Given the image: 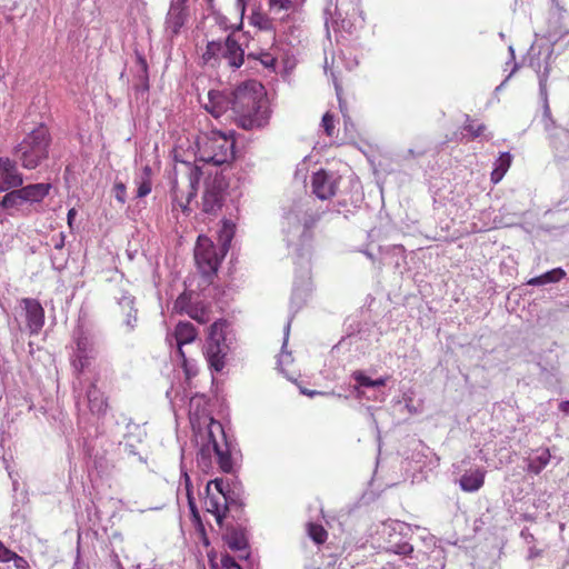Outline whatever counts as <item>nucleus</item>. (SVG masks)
Wrapping results in <instances>:
<instances>
[{
	"label": "nucleus",
	"mask_w": 569,
	"mask_h": 569,
	"mask_svg": "<svg viewBox=\"0 0 569 569\" xmlns=\"http://www.w3.org/2000/svg\"><path fill=\"white\" fill-rule=\"evenodd\" d=\"M317 218L300 208L286 213L282 221V232L288 248H293L298 257L307 258L310 253L312 227Z\"/></svg>",
	"instance_id": "f257e3e1"
},
{
	"label": "nucleus",
	"mask_w": 569,
	"mask_h": 569,
	"mask_svg": "<svg viewBox=\"0 0 569 569\" xmlns=\"http://www.w3.org/2000/svg\"><path fill=\"white\" fill-rule=\"evenodd\" d=\"M204 505L219 525L226 516V511L232 508L240 509L243 506L242 489L238 483L224 482L221 478L211 480L206 486Z\"/></svg>",
	"instance_id": "f03ea898"
},
{
	"label": "nucleus",
	"mask_w": 569,
	"mask_h": 569,
	"mask_svg": "<svg viewBox=\"0 0 569 569\" xmlns=\"http://www.w3.org/2000/svg\"><path fill=\"white\" fill-rule=\"evenodd\" d=\"M51 134L44 124L32 129L16 147L14 156L28 170L40 167L49 158Z\"/></svg>",
	"instance_id": "7ed1b4c3"
},
{
	"label": "nucleus",
	"mask_w": 569,
	"mask_h": 569,
	"mask_svg": "<svg viewBox=\"0 0 569 569\" xmlns=\"http://www.w3.org/2000/svg\"><path fill=\"white\" fill-rule=\"evenodd\" d=\"M556 58L551 46L541 47L537 53L530 54L529 67L536 72L539 86V98L542 103V120L545 128L553 123L548 98V80Z\"/></svg>",
	"instance_id": "20e7f679"
},
{
	"label": "nucleus",
	"mask_w": 569,
	"mask_h": 569,
	"mask_svg": "<svg viewBox=\"0 0 569 569\" xmlns=\"http://www.w3.org/2000/svg\"><path fill=\"white\" fill-rule=\"evenodd\" d=\"M266 92L263 86L256 81L249 80L238 86L232 91V102L234 119L237 124L244 130H252V123L244 112L251 110L256 103L264 98Z\"/></svg>",
	"instance_id": "39448f33"
},
{
	"label": "nucleus",
	"mask_w": 569,
	"mask_h": 569,
	"mask_svg": "<svg viewBox=\"0 0 569 569\" xmlns=\"http://www.w3.org/2000/svg\"><path fill=\"white\" fill-rule=\"evenodd\" d=\"M200 160L214 166L230 163L234 159V140L220 131H211L199 142Z\"/></svg>",
	"instance_id": "423d86ee"
},
{
	"label": "nucleus",
	"mask_w": 569,
	"mask_h": 569,
	"mask_svg": "<svg viewBox=\"0 0 569 569\" xmlns=\"http://www.w3.org/2000/svg\"><path fill=\"white\" fill-rule=\"evenodd\" d=\"M228 322L226 320H216L210 327L206 343L203 346V355L209 367L220 372L226 365V356L230 350L227 337Z\"/></svg>",
	"instance_id": "0eeeda50"
},
{
	"label": "nucleus",
	"mask_w": 569,
	"mask_h": 569,
	"mask_svg": "<svg viewBox=\"0 0 569 569\" xmlns=\"http://www.w3.org/2000/svg\"><path fill=\"white\" fill-rule=\"evenodd\" d=\"M411 527L402 521H391L383 525L382 535L386 536V550L396 555L413 552V536Z\"/></svg>",
	"instance_id": "6e6552de"
},
{
	"label": "nucleus",
	"mask_w": 569,
	"mask_h": 569,
	"mask_svg": "<svg viewBox=\"0 0 569 569\" xmlns=\"http://www.w3.org/2000/svg\"><path fill=\"white\" fill-rule=\"evenodd\" d=\"M208 438L211 440V449L216 462L222 472L233 471V461L229 443L224 440V431L221 423L212 420L208 429Z\"/></svg>",
	"instance_id": "1a4fd4ad"
},
{
	"label": "nucleus",
	"mask_w": 569,
	"mask_h": 569,
	"mask_svg": "<svg viewBox=\"0 0 569 569\" xmlns=\"http://www.w3.org/2000/svg\"><path fill=\"white\" fill-rule=\"evenodd\" d=\"M228 183L223 176L216 174L204 181L202 196V210L209 214H217L222 208Z\"/></svg>",
	"instance_id": "9d476101"
},
{
	"label": "nucleus",
	"mask_w": 569,
	"mask_h": 569,
	"mask_svg": "<svg viewBox=\"0 0 569 569\" xmlns=\"http://www.w3.org/2000/svg\"><path fill=\"white\" fill-rule=\"evenodd\" d=\"M194 260L203 277L210 279L218 270L216 249L206 237L199 236L194 248Z\"/></svg>",
	"instance_id": "9b49d317"
},
{
	"label": "nucleus",
	"mask_w": 569,
	"mask_h": 569,
	"mask_svg": "<svg viewBox=\"0 0 569 569\" xmlns=\"http://www.w3.org/2000/svg\"><path fill=\"white\" fill-rule=\"evenodd\" d=\"M339 178L323 169L315 172L311 178L312 193L320 200L333 197L338 189Z\"/></svg>",
	"instance_id": "f8f14e48"
},
{
	"label": "nucleus",
	"mask_w": 569,
	"mask_h": 569,
	"mask_svg": "<svg viewBox=\"0 0 569 569\" xmlns=\"http://www.w3.org/2000/svg\"><path fill=\"white\" fill-rule=\"evenodd\" d=\"M74 341L76 353L72 360V365L77 370L81 371L88 365V361L93 358V340L87 332L83 331V329L78 328L74 331Z\"/></svg>",
	"instance_id": "ddd939ff"
},
{
	"label": "nucleus",
	"mask_w": 569,
	"mask_h": 569,
	"mask_svg": "<svg viewBox=\"0 0 569 569\" xmlns=\"http://www.w3.org/2000/svg\"><path fill=\"white\" fill-rule=\"evenodd\" d=\"M26 311V321L30 335H38L44 325V310L41 303L33 298L21 299Z\"/></svg>",
	"instance_id": "4468645a"
},
{
	"label": "nucleus",
	"mask_w": 569,
	"mask_h": 569,
	"mask_svg": "<svg viewBox=\"0 0 569 569\" xmlns=\"http://www.w3.org/2000/svg\"><path fill=\"white\" fill-rule=\"evenodd\" d=\"M22 174L19 172L16 161L9 158H0V192L21 187Z\"/></svg>",
	"instance_id": "2eb2a0df"
},
{
	"label": "nucleus",
	"mask_w": 569,
	"mask_h": 569,
	"mask_svg": "<svg viewBox=\"0 0 569 569\" xmlns=\"http://www.w3.org/2000/svg\"><path fill=\"white\" fill-rule=\"evenodd\" d=\"M204 109L211 113L214 118L221 117L228 110L233 109L232 91H216L210 90L208 92V102L204 103Z\"/></svg>",
	"instance_id": "dca6fc26"
},
{
	"label": "nucleus",
	"mask_w": 569,
	"mask_h": 569,
	"mask_svg": "<svg viewBox=\"0 0 569 569\" xmlns=\"http://www.w3.org/2000/svg\"><path fill=\"white\" fill-rule=\"evenodd\" d=\"M187 0H171L166 19L167 30L177 36L188 18Z\"/></svg>",
	"instance_id": "f3484780"
},
{
	"label": "nucleus",
	"mask_w": 569,
	"mask_h": 569,
	"mask_svg": "<svg viewBox=\"0 0 569 569\" xmlns=\"http://www.w3.org/2000/svg\"><path fill=\"white\" fill-rule=\"evenodd\" d=\"M173 336H174L176 345L178 347V355L182 359V366L184 367L187 373L189 375L188 360H187L184 351H183V346L191 343L196 340L197 330L192 323L180 321L176 326Z\"/></svg>",
	"instance_id": "a211bd4d"
},
{
	"label": "nucleus",
	"mask_w": 569,
	"mask_h": 569,
	"mask_svg": "<svg viewBox=\"0 0 569 569\" xmlns=\"http://www.w3.org/2000/svg\"><path fill=\"white\" fill-rule=\"evenodd\" d=\"M546 130H553V132L550 133V137L557 157L561 159H569V131L565 128H556L555 122Z\"/></svg>",
	"instance_id": "6ab92c4d"
},
{
	"label": "nucleus",
	"mask_w": 569,
	"mask_h": 569,
	"mask_svg": "<svg viewBox=\"0 0 569 569\" xmlns=\"http://www.w3.org/2000/svg\"><path fill=\"white\" fill-rule=\"evenodd\" d=\"M24 200V203L33 204L41 202L50 192L51 183H32L26 187H19Z\"/></svg>",
	"instance_id": "aec40b11"
},
{
	"label": "nucleus",
	"mask_w": 569,
	"mask_h": 569,
	"mask_svg": "<svg viewBox=\"0 0 569 569\" xmlns=\"http://www.w3.org/2000/svg\"><path fill=\"white\" fill-rule=\"evenodd\" d=\"M423 547L429 549L427 569H443L445 568V550L436 546L433 536H428L422 539Z\"/></svg>",
	"instance_id": "412c9836"
},
{
	"label": "nucleus",
	"mask_w": 569,
	"mask_h": 569,
	"mask_svg": "<svg viewBox=\"0 0 569 569\" xmlns=\"http://www.w3.org/2000/svg\"><path fill=\"white\" fill-rule=\"evenodd\" d=\"M550 458L551 455L548 448L532 450L526 459L527 471L535 475L540 473L549 463Z\"/></svg>",
	"instance_id": "4be33fe9"
},
{
	"label": "nucleus",
	"mask_w": 569,
	"mask_h": 569,
	"mask_svg": "<svg viewBox=\"0 0 569 569\" xmlns=\"http://www.w3.org/2000/svg\"><path fill=\"white\" fill-rule=\"evenodd\" d=\"M224 59L232 69H239L244 62V50L233 34L227 37V49Z\"/></svg>",
	"instance_id": "5701e85b"
},
{
	"label": "nucleus",
	"mask_w": 569,
	"mask_h": 569,
	"mask_svg": "<svg viewBox=\"0 0 569 569\" xmlns=\"http://www.w3.org/2000/svg\"><path fill=\"white\" fill-rule=\"evenodd\" d=\"M118 303L124 313L123 323L127 331H133L138 322L137 309L134 308V297L130 295H122L121 298H119Z\"/></svg>",
	"instance_id": "b1692460"
},
{
	"label": "nucleus",
	"mask_w": 569,
	"mask_h": 569,
	"mask_svg": "<svg viewBox=\"0 0 569 569\" xmlns=\"http://www.w3.org/2000/svg\"><path fill=\"white\" fill-rule=\"evenodd\" d=\"M244 114L248 116L251 122H254L252 123V130L266 127L270 118V110L267 99L256 103V106L248 112H244Z\"/></svg>",
	"instance_id": "393cba45"
},
{
	"label": "nucleus",
	"mask_w": 569,
	"mask_h": 569,
	"mask_svg": "<svg viewBox=\"0 0 569 569\" xmlns=\"http://www.w3.org/2000/svg\"><path fill=\"white\" fill-rule=\"evenodd\" d=\"M87 399L89 409L93 415L101 416L106 413L108 407L107 399L94 383H91L88 388Z\"/></svg>",
	"instance_id": "a878e982"
},
{
	"label": "nucleus",
	"mask_w": 569,
	"mask_h": 569,
	"mask_svg": "<svg viewBox=\"0 0 569 569\" xmlns=\"http://www.w3.org/2000/svg\"><path fill=\"white\" fill-rule=\"evenodd\" d=\"M134 76L139 83H137V89L142 91L149 90V74H148V63L144 57L136 51V66H134Z\"/></svg>",
	"instance_id": "bb28decb"
},
{
	"label": "nucleus",
	"mask_w": 569,
	"mask_h": 569,
	"mask_svg": "<svg viewBox=\"0 0 569 569\" xmlns=\"http://www.w3.org/2000/svg\"><path fill=\"white\" fill-rule=\"evenodd\" d=\"M566 277V271L562 268H555L538 277H533L527 281L529 286H545L548 283H556Z\"/></svg>",
	"instance_id": "cd10ccee"
},
{
	"label": "nucleus",
	"mask_w": 569,
	"mask_h": 569,
	"mask_svg": "<svg viewBox=\"0 0 569 569\" xmlns=\"http://www.w3.org/2000/svg\"><path fill=\"white\" fill-rule=\"evenodd\" d=\"M23 204L26 203L19 187L9 190L0 200V208L3 210H20Z\"/></svg>",
	"instance_id": "c85d7f7f"
},
{
	"label": "nucleus",
	"mask_w": 569,
	"mask_h": 569,
	"mask_svg": "<svg viewBox=\"0 0 569 569\" xmlns=\"http://www.w3.org/2000/svg\"><path fill=\"white\" fill-rule=\"evenodd\" d=\"M512 156L509 152L500 153L499 158L495 161V168L491 172V181L498 183L507 173L511 166Z\"/></svg>",
	"instance_id": "c756f323"
},
{
	"label": "nucleus",
	"mask_w": 569,
	"mask_h": 569,
	"mask_svg": "<svg viewBox=\"0 0 569 569\" xmlns=\"http://www.w3.org/2000/svg\"><path fill=\"white\" fill-rule=\"evenodd\" d=\"M485 470L482 469H469L465 472V491H477L485 482Z\"/></svg>",
	"instance_id": "7c9ffc66"
},
{
	"label": "nucleus",
	"mask_w": 569,
	"mask_h": 569,
	"mask_svg": "<svg viewBox=\"0 0 569 569\" xmlns=\"http://www.w3.org/2000/svg\"><path fill=\"white\" fill-rule=\"evenodd\" d=\"M197 465L203 472H209L213 468V452L210 438L199 449Z\"/></svg>",
	"instance_id": "2f4dec72"
},
{
	"label": "nucleus",
	"mask_w": 569,
	"mask_h": 569,
	"mask_svg": "<svg viewBox=\"0 0 569 569\" xmlns=\"http://www.w3.org/2000/svg\"><path fill=\"white\" fill-rule=\"evenodd\" d=\"M226 543L233 551H246L248 540L241 530L231 529L226 533Z\"/></svg>",
	"instance_id": "473e14b6"
},
{
	"label": "nucleus",
	"mask_w": 569,
	"mask_h": 569,
	"mask_svg": "<svg viewBox=\"0 0 569 569\" xmlns=\"http://www.w3.org/2000/svg\"><path fill=\"white\" fill-rule=\"evenodd\" d=\"M428 553L429 549H427V547H425V549H421L416 548L413 546V552L406 555L410 560H412L409 561L408 565L411 566L413 569H427V563L429 559Z\"/></svg>",
	"instance_id": "72a5a7b5"
},
{
	"label": "nucleus",
	"mask_w": 569,
	"mask_h": 569,
	"mask_svg": "<svg viewBox=\"0 0 569 569\" xmlns=\"http://www.w3.org/2000/svg\"><path fill=\"white\" fill-rule=\"evenodd\" d=\"M487 128L483 123L475 124L468 114H465V131H468L472 139L483 137L486 140H489L491 136H487Z\"/></svg>",
	"instance_id": "f704fd0d"
},
{
	"label": "nucleus",
	"mask_w": 569,
	"mask_h": 569,
	"mask_svg": "<svg viewBox=\"0 0 569 569\" xmlns=\"http://www.w3.org/2000/svg\"><path fill=\"white\" fill-rule=\"evenodd\" d=\"M291 321H292V318H290L288 320V322H287V325L284 326V329H283V343H282V348H281V353H280L279 359H278V366L279 367H283V366H287V365L292 362L291 355L289 352H286V348H287V343H288V339H289V333H290Z\"/></svg>",
	"instance_id": "c9c22d12"
},
{
	"label": "nucleus",
	"mask_w": 569,
	"mask_h": 569,
	"mask_svg": "<svg viewBox=\"0 0 569 569\" xmlns=\"http://www.w3.org/2000/svg\"><path fill=\"white\" fill-rule=\"evenodd\" d=\"M352 378L358 383L357 386H355V391H356L357 398H361L362 397V391L360 390V387L373 388V379L367 377L360 370L353 371L352 372Z\"/></svg>",
	"instance_id": "e433bc0d"
},
{
	"label": "nucleus",
	"mask_w": 569,
	"mask_h": 569,
	"mask_svg": "<svg viewBox=\"0 0 569 569\" xmlns=\"http://www.w3.org/2000/svg\"><path fill=\"white\" fill-rule=\"evenodd\" d=\"M307 298V291L301 288H295L292 291L291 300H290V308L293 310V312H298L302 308V306L306 302Z\"/></svg>",
	"instance_id": "4c0bfd02"
},
{
	"label": "nucleus",
	"mask_w": 569,
	"mask_h": 569,
	"mask_svg": "<svg viewBox=\"0 0 569 569\" xmlns=\"http://www.w3.org/2000/svg\"><path fill=\"white\" fill-rule=\"evenodd\" d=\"M248 61L250 60H259L260 63L266 68H273L276 63V59L269 52L261 51L260 53L249 52L247 54Z\"/></svg>",
	"instance_id": "58836bf2"
},
{
	"label": "nucleus",
	"mask_w": 569,
	"mask_h": 569,
	"mask_svg": "<svg viewBox=\"0 0 569 569\" xmlns=\"http://www.w3.org/2000/svg\"><path fill=\"white\" fill-rule=\"evenodd\" d=\"M221 48V41H210L206 47V51L202 54V59L208 63L211 60L217 61L219 58V50Z\"/></svg>",
	"instance_id": "ea45409f"
},
{
	"label": "nucleus",
	"mask_w": 569,
	"mask_h": 569,
	"mask_svg": "<svg viewBox=\"0 0 569 569\" xmlns=\"http://www.w3.org/2000/svg\"><path fill=\"white\" fill-rule=\"evenodd\" d=\"M134 184L137 186L136 198H144L151 192V189H152L151 180H144V179L134 177Z\"/></svg>",
	"instance_id": "a19ab883"
},
{
	"label": "nucleus",
	"mask_w": 569,
	"mask_h": 569,
	"mask_svg": "<svg viewBox=\"0 0 569 569\" xmlns=\"http://www.w3.org/2000/svg\"><path fill=\"white\" fill-rule=\"evenodd\" d=\"M308 531H309L310 538L317 543H322L327 539V531L320 525L309 523Z\"/></svg>",
	"instance_id": "79ce46f5"
},
{
	"label": "nucleus",
	"mask_w": 569,
	"mask_h": 569,
	"mask_svg": "<svg viewBox=\"0 0 569 569\" xmlns=\"http://www.w3.org/2000/svg\"><path fill=\"white\" fill-rule=\"evenodd\" d=\"M187 313L194 320H197L200 323H206L209 321V316L204 309H200L198 307H190L187 310Z\"/></svg>",
	"instance_id": "37998d69"
},
{
	"label": "nucleus",
	"mask_w": 569,
	"mask_h": 569,
	"mask_svg": "<svg viewBox=\"0 0 569 569\" xmlns=\"http://www.w3.org/2000/svg\"><path fill=\"white\" fill-rule=\"evenodd\" d=\"M270 10L273 12H279L281 10H289L293 2L292 0H268Z\"/></svg>",
	"instance_id": "c03bdc74"
},
{
	"label": "nucleus",
	"mask_w": 569,
	"mask_h": 569,
	"mask_svg": "<svg viewBox=\"0 0 569 569\" xmlns=\"http://www.w3.org/2000/svg\"><path fill=\"white\" fill-rule=\"evenodd\" d=\"M321 124H322L327 136L332 137L333 132H335V124H333V117L329 112L323 114Z\"/></svg>",
	"instance_id": "a18cd8bd"
},
{
	"label": "nucleus",
	"mask_w": 569,
	"mask_h": 569,
	"mask_svg": "<svg viewBox=\"0 0 569 569\" xmlns=\"http://www.w3.org/2000/svg\"><path fill=\"white\" fill-rule=\"evenodd\" d=\"M221 569H242L233 557L230 555H223L221 557Z\"/></svg>",
	"instance_id": "49530a36"
},
{
	"label": "nucleus",
	"mask_w": 569,
	"mask_h": 569,
	"mask_svg": "<svg viewBox=\"0 0 569 569\" xmlns=\"http://www.w3.org/2000/svg\"><path fill=\"white\" fill-rule=\"evenodd\" d=\"M200 176H201L200 168H198L196 166L189 167V182H190V187L193 190H196V184L199 183Z\"/></svg>",
	"instance_id": "de8ad7c7"
},
{
	"label": "nucleus",
	"mask_w": 569,
	"mask_h": 569,
	"mask_svg": "<svg viewBox=\"0 0 569 569\" xmlns=\"http://www.w3.org/2000/svg\"><path fill=\"white\" fill-rule=\"evenodd\" d=\"M120 450L122 451L123 455L129 457L139 455L136 445L130 443L129 441L120 442Z\"/></svg>",
	"instance_id": "09e8293b"
},
{
	"label": "nucleus",
	"mask_w": 569,
	"mask_h": 569,
	"mask_svg": "<svg viewBox=\"0 0 569 569\" xmlns=\"http://www.w3.org/2000/svg\"><path fill=\"white\" fill-rule=\"evenodd\" d=\"M16 556V552L7 548L3 542L0 540V561L9 562L12 557Z\"/></svg>",
	"instance_id": "8fccbe9b"
},
{
	"label": "nucleus",
	"mask_w": 569,
	"mask_h": 569,
	"mask_svg": "<svg viewBox=\"0 0 569 569\" xmlns=\"http://www.w3.org/2000/svg\"><path fill=\"white\" fill-rule=\"evenodd\" d=\"M114 191H116V199L119 202L124 203L126 202V193H127L126 186L122 182H118L114 184Z\"/></svg>",
	"instance_id": "3c124183"
},
{
	"label": "nucleus",
	"mask_w": 569,
	"mask_h": 569,
	"mask_svg": "<svg viewBox=\"0 0 569 569\" xmlns=\"http://www.w3.org/2000/svg\"><path fill=\"white\" fill-rule=\"evenodd\" d=\"M11 561H13V565L17 569H30L28 561L18 553L12 557Z\"/></svg>",
	"instance_id": "603ef678"
},
{
	"label": "nucleus",
	"mask_w": 569,
	"mask_h": 569,
	"mask_svg": "<svg viewBox=\"0 0 569 569\" xmlns=\"http://www.w3.org/2000/svg\"><path fill=\"white\" fill-rule=\"evenodd\" d=\"M152 169L149 164H146L141 172L138 173L136 177L144 180H151Z\"/></svg>",
	"instance_id": "864d4df0"
},
{
	"label": "nucleus",
	"mask_w": 569,
	"mask_h": 569,
	"mask_svg": "<svg viewBox=\"0 0 569 569\" xmlns=\"http://www.w3.org/2000/svg\"><path fill=\"white\" fill-rule=\"evenodd\" d=\"M519 64L515 63L512 67V70L510 73L506 77V79L496 88V92L502 91V88L506 86V83L509 81V79L513 76V73L518 70Z\"/></svg>",
	"instance_id": "5fc2aeb1"
},
{
	"label": "nucleus",
	"mask_w": 569,
	"mask_h": 569,
	"mask_svg": "<svg viewBox=\"0 0 569 569\" xmlns=\"http://www.w3.org/2000/svg\"><path fill=\"white\" fill-rule=\"evenodd\" d=\"M335 86H336V91H337V96H338V100H339V107H340V110H341V112H342V114H343L345 120L347 121V120H348V117H347V114H346V106H345V103L342 102L341 97H340V90H341V89H340V87H339L337 83H336Z\"/></svg>",
	"instance_id": "6e6d98bb"
},
{
	"label": "nucleus",
	"mask_w": 569,
	"mask_h": 569,
	"mask_svg": "<svg viewBox=\"0 0 569 569\" xmlns=\"http://www.w3.org/2000/svg\"><path fill=\"white\" fill-rule=\"evenodd\" d=\"M541 555H542V550L541 549H538L536 547H531V548H529L528 559L532 560V559L541 557Z\"/></svg>",
	"instance_id": "4d7b16f0"
},
{
	"label": "nucleus",
	"mask_w": 569,
	"mask_h": 569,
	"mask_svg": "<svg viewBox=\"0 0 569 569\" xmlns=\"http://www.w3.org/2000/svg\"><path fill=\"white\" fill-rule=\"evenodd\" d=\"M301 392L303 395H307L308 397H315L316 395H325L323 392H320V391H317V390H308V389H302ZM330 396H336L335 392H330L329 393ZM338 398H341V395H337Z\"/></svg>",
	"instance_id": "13d9d810"
},
{
	"label": "nucleus",
	"mask_w": 569,
	"mask_h": 569,
	"mask_svg": "<svg viewBox=\"0 0 569 569\" xmlns=\"http://www.w3.org/2000/svg\"><path fill=\"white\" fill-rule=\"evenodd\" d=\"M388 381V377H381L373 380V388L385 387Z\"/></svg>",
	"instance_id": "bf43d9fd"
},
{
	"label": "nucleus",
	"mask_w": 569,
	"mask_h": 569,
	"mask_svg": "<svg viewBox=\"0 0 569 569\" xmlns=\"http://www.w3.org/2000/svg\"><path fill=\"white\" fill-rule=\"evenodd\" d=\"M76 214H77V210H76L74 208H72V209H70V210L68 211L67 219H68V224H69L70 227L72 226V221H73V219H74Z\"/></svg>",
	"instance_id": "052dcab7"
},
{
	"label": "nucleus",
	"mask_w": 569,
	"mask_h": 569,
	"mask_svg": "<svg viewBox=\"0 0 569 569\" xmlns=\"http://www.w3.org/2000/svg\"><path fill=\"white\" fill-rule=\"evenodd\" d=\"M183 478H184V483H186V489H187V496H189V493H191V480H190V477L188 476V473H184Z\"/></svg>",
	"instance_id": "680f3d73"
},
{
	"label": "nucleus",
	"mask_w": 569,
	"mask_h": 569,
	"mask_svg": "<svg viewBox=\"0 0 569 569\" xmlns=\"http://www.w3.org/2000/svg\"><path fill=\"white\" fill-rule=\"evenodd\" d=\"M559 409L563 412V413H569V400L567 401H562L560 402L559 405Z\"/></svg>",
	"instance_id": "e2e57ef3"
},
{
	"label": "nucleus",
	"mask_w": 569,
	"mask_h": 569,
	"mask_svg": "<svg viewBox=\"0 0 569 569\" xmlns=\"http://www.w3.org/2000/svg\"><path fill=\"white\" fill-rule=\"evenodd\" d=\"M188 502H189V507H190L192 513L196 515L197 513V507H196V503L193 501V498H192L191 493H189V496H188Z\"/></svg>",
	"instance_id": "0e129e2a"
},
{
	"label": "nucleus",
	"mask_w": 569,
	"mask_h": 569,
	"mask_svg": "<svg viewBox=\"0 0 569 569\" xmlns=\"http://www.w3.org/2000/svg\"><path fill=\"white\" fill-rule=\"evenodd\" d=\"M221 50H219V57H222L224 59L227 52H226V49H227V38L224 39V41H221Z\"/></svg>",
	"instance_id": "69168bd1"
},
{
	"label": "nucleus",
	"mask_w": 569,
	"mask_h": 569,
	"mask_svg": "<svg viewBox=\"0 0 569 569\" xmlns=\"http://www.w3.org/2000/svg\"><path fill=\"white\" fill-rule=\"evenodd\" d=\"M521 536L528 541L531 542L535 540L533 536L525 530L521 531Z\"/></svg>",
	"instance_id": "338daca9"
},
{
	"label": "nucleus",
	"mask_w": 569,
	"mask_h": 569,
	"mask_svg": "<svg viewBox=\"0 0 569 569\" xmlns=\"http://www.w3.org/2000/svg\"><path fill=\"white\" fill-rule=\"evenodd\" d=\"M455 483H458L459 487L462 489V476H456L453 479Z\"/></svg>",
	"instance_id": "774afa93"
}]
</instances>
